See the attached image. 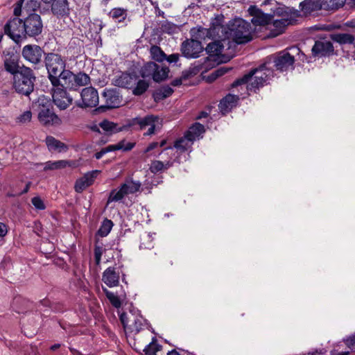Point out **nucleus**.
<instances>
[{"label":"nucleus","instance_id":"f257e3e1","mask_svg":"<svg viewBox=\"0 0 355 355\" xmlns=\"http://www.w3.org/2000/svg\"><path fill=\"white\" fill-rule=\"evenodd\" d=\"M332 2L333 0H304L299 5L300 10H297L276 1L275 6L270 9V14L272 18L275 16L280 17L285 21L292 22V21H295L297 17L302 15L306 16L313 11L331 10L333 9Z\"/></svg>","mask_w":355,"mask_h":355},{"label":"nucleus","instance_id":"f03ea898","mask_svg":"<svg viewBox=\"0 0 355 355\" xmlns=\"http://www.w3.org/2000/svg\"><path fill=\"white\" fill-rule=\"evenodd\" d=\"M273 76V71L267 67L266 63H263L257 68L252 69L248 73L236 79L232 84V87L252 81L248 86L250 91L257 92L261 87L268 84V80Z\"/></svg>","mask_w":355,"mask_h":355},{"label":"nucleus","instance_id":"7ed1b4c3","mask_svg":"<svg viewBox=\"0 0 355 355\" xmlns=\"http://www.w3.org/2000/svg\"><path fill=\"white\" fill-rule=\"evenodd\" d=\"M39 0H18L13 6V15L18 22H41L43 14Z\"/></svg>","mask_w":355,"mask_h":355},{"label":"nucleus","instance_id":"20e7f679","mask_svg":"<svg viewBox=\"0 0 355 355\" xmlns=\"http://www.w3.org/2000/svg\"><path fill=\"white\" fill-rule=\"evenodd\" d=\"M276 24H227L230 35L233 40L238 44H245L252 40V33L257 29V26L265 27L268 25L275 26ZM283 25V27L291 24H278Z\"/></svg>","mask_w":355,"mask_h":355},{"label":"nucleus","instance_id":"39448f33","mask_svg":"<svg viewBox=\"0 0 355 355\" xmlns=\"http://www.w3.org/2000/svg\"><path fill=\"white\" fill-rule=\"evenodd\" d=\"M35 81L33 69L22 65L19 72L13 76L12 87L19 94L29 96L34 91Z\"/></svg>","mask_w":355,"mask_h":355},{"label":"nucleus","instance_id":"423d86ee","mask_svg":"<svg viewBox=\"0 0 355 355\" xmlns=\"http://www.w3.org/2000/svg\"><path fill=\"white\" fill-rule=\"evenodd\" d=\"M42 24H6L4 32L17 42L26 35L35 37L42 33Z\"/></svg>","mask_w":355,"mask_h":355},{"label":"nucleus","instance_id":"0eeeda50","mask_svg":"<svg viewBox=\"0 0 355 355\" xmlns=\"http://www.w3.org/2000/svg\"><path fill=\"white\" fill-rule=\"evenodd\" d=\"M44 62L47 70L48 78L53 87H55L59 83L57 76L65 69V60L58 53H47L45 54Z\"/></svg>","mask_w":355,"mask_h":355},{"label":"nucleus","instance_id":"6e6552de","mask_svg":"<svg viewBox=\"0 0 355 355\" xmlns=\"http://www.w3.org/2000/svg\"><path fill=\"white\" fill-rule=\"evenodd\" d=\"M169 72L168 67L160 66L155 62H148L139 69V75L141 78H151L155 83L166 80L168 77Z\"/></svg>","mask_w":355,"mask_h":355},{"label":"nucleus","instance_id":"1a4fd4ad","mask_svg":"<svg viewBox=\"0 0 355 355\" xmlns=\"http://www.w3.org/2000/svg\"><path fill=\"white\" fill-rule=\"evenodd\" d=\"M36 105L38 107V119L44 125H57L61 123L60 119L51 110L50 100L44 96L39 97Z\"/></svg>","mask_w":355,"mask_h":355},{"label":"nucleus","instance_id":"9d476101","mask_svg":"<svg viewBox=\"0 0 355 355\" xmlns=\"http://www.w3.org/2000/svg\"><path fill=\"white\" fill-rule=\"evenodd\" d=\"M102 97L105 100V105L96 107L94 112L96 113L105 112L122 105L123 96L117 88H105L102 93Z\"/></svg>","mask_w":355,"mask_h":355},{"label":"nucleus","instance_id":"9b49d317","mask_svg":"<svg viewBox=\"0 0 355 355\" xmlns=\"http://www.w3.org/2000/svg\"><path fill=\"white\" fill-rule=\"evenodd\" d=\"M159 119L158 116L148 114L144 117L138 116L132 119L128 125L134 127L135 130H142L149 126L148 131L144 133V135H152L155 134L156 123L158 122Z\"/></svg>","mask_w":355,"mask_h":355},{"label":"nucleus","instance_id":"f8f14e48","mask_svg":"<svg viewBox=\"0 0 355 355\" xmlns=\"http://www.w3.org/2000/svg\"><path fill=\"white\" fill-rule=\"evenodd\" d=\"M23 58L34 65L42 64V58L46 54L44 51L37 44H27L21 51Z\"/></svg>","mask_w":355,"mask_h":355},{"label":"nucleus","instance_id":"ddd939ff","mask_svg":"<svg viewBox=\"0 0 355 355\" xmlns=\"http://www.w3.org/2000/svg\"><path fill=\"white\" fill-rule=\"evenodd\" d=\"M295 59L286 50L282 51L274 55V67L281 72L286 71L290 67L293 68Z\"/></svg>","mask_w":355,"mask_h":355},{"label":"nucleus","instance_id":"4468645a","mask_svg":"<svg viewBox=\"0 0 355 355\" xmlns=\"http://www.w3.org/2000/svg\"><path fill=\"white\" fill-rule=\"evenodd\" d=\"M82 102H77L76 105L79 107H94L98 103V94L93 87L84 88L80 93Z\"/></svg>","mask_w":355,"mask_h":355},{"label":"nucleus","instance_id":"2eb2a0df","mask_svg":"<svg viewBox=\"0 0 355 355\" xmlns=\"http://www.w3.org/2000/svg\"><path fill=\"white\" fill-rule=\"evenodd\" d=\"M201 42L198 40H187L182 42L181 45V51L187 58H197L200 53L203 51Z\"/></svg>","mask_w":355,"mask_h":355},{"label":"nucleus","instance_id":"dca6fc26","mask_svg":"<svg viewBox=\"0 0 355 355\" xmlns=\"http://www.w3.org/2000/svg\"><path fill=\"white\" fill-rule=\"evenodd\" d=\"M53 101L54 104L61 110H66L73 102V98L62 88L53 89Z\"/></svg>","mask_w":355,"mask_h":355},{"label":"nucleus","instance_id":"f3484780","mask_svg":"<svg viewBox=\"0 0 355 355\" xmlns=\"http://www.w3.org/2000/svg\"><path fill=\"white\" fill-rule=\"evenodd\" d=\"M138 78L136 74L130 73L127 71L122 72L119 76H115L112 79L113 85L125 89H132L135 85V82Z\"/></svg>","mask_w":355,"mask_h":355},{"label":"nucleus","instance_id":"a211bd4d","mask_svg":"<svg viewBox=\"0 0 355 355\" xmlns=\"http://www.w3.org/2000/svg\"><path fill=\"white\" fill-rule=\"evenodd\" d=\"M201 8L194 3H191L182 12V20L185 22H202Z\"/></svg>","mask_w":355,"mask_h":355},{"label":"nucleus","instance_id":"6ab92c4d","mask_svg":"<svg viewBox=\"0 0 355 355\" xmlns=\"http://www.w3.org/2000/svg\"><path fill=\"white\" fill-rule=\"evenodd\" d=\"M57 78L59 83L55 87H53L54 88L60 87L65 90L66 89H74V73L70 70L64 69Z\"/></svg>","mask_w":355,"mask_h":355},{"label":"nucleus","instance_id":"aec40b11","mask_svg":"<svg viewBox=\"0 0 355 355\" xmlns=\"http://www.w3.org/2000/svg\"><path fill=\"white\" fill-rule=\"evenodd\" d=\"M248 11L249 15L252 17L250 22H270L272 20V15H271L270 12H264L256 5L250 6Z\"/></svg>","mask_w":355,"mask_h":355},{"label":"nucleus","instance_id":"412c9836","mask_svg":"<svg viewBox=\"0 0 355 355\" xmlns=\"http://www.w3.org/2000/svg\"><path fill=\"white\" fill-rule=\"evenodd\" d=\"M19 58L18 55L13 53H8V57L6 58L3 62L5 70L15 76L17 73H19L21 70V66H19Z\"/></svg>","mask_w":355,"mask_h":355},{"label":"nucleus","instance_id":"4be33fe9","mask_svg":"<svg viewBox=\"0 0 355 355\" xmlns=\"http://www.w3.org/2000/svg\"><path fill=\"white\" fill-rule=\"evenodd\" d=\"M311 51L314 56H326L333 51V44L327 41H316L312 47Z\"/></svg>","mask_w":355,"mask_h":355},{"label":"nucleus","instance_id":"5701e85b","mask_svg":"<svg viewBox=\"0 0 355 355\" xmlns=\"http://www.w3.org/2000/svg\"><path fill=\"white\" fill-rule=\"evenodd\" d=\"M102 280L109 287L116 286L119 283V274L114 268L109 267L103 272Z\"/></svg>","mask_w":355,"mask_h":355},{"label":"nucleus","instance_id":"b1692460","mask_svg":"<svg viewBox=\"0 0 355 355\" xmlns=\"http://www.w3.org/2000/svg\"><path fill=\"white\" fill-rule=\"evenodd\" d=\"M51 6L52 12L57 16H66L69 13L67 0H53Z\"/></svg>","mask_w":355,"mask_h":355},{"label":"nucleus","instance_id":"393cba45","mask_svg":"<svg viewBox=\"0 0 355 355\" xmlns=\"http://www.w3.org/2000/svg\"><path fill=\"white\" fill-rule=\"evenodd\" d=\"M238 100V96L229 94L220 101L218 107L222 112H228L236 106Z\"/></svg>","mask_w":355,"mask_h":355},{"label":"nucleus","instance_id":"a878e982","mask_svg":"<svg viewBox=\"0 0 355 355\" xmlns=\"http://www.w3.org/2000/svg\"><path fill=\"white\" fill-rule=\"evenodd\" d=\"M12 307L18 313H23L32 309V302L21 297H15L12 302Z\"/></svg>","mask_w":355,"mask_h":355},{"label":"nucleus","instance_id":"bb28decb","mask_svg":"<svg viewBox=\"0 0 355 355\" xmlns=\"http://www.w3.org/2000/svg\"><path fill=\"white\" fill-rule=\"evenodd\" d=\"M173 92L170 86L164 85L154 91L152 96L155 102L158 103L171 96Z\"/></svg>","mask_w":355,"mask_h":355},{"label":"nucleus","instance_id":"cd10ccee","mask_svg":"<svg viewBox=\"0 0 355 355\" xmlns=\"http://www.w3.org/2000/svg\"><path fill=\"white\" fill-rule=\"evenodd\" d=\"M46 144L50 150H58V152H66L69 148L64 143L56 139L52 136H47L46 138Z\"/></svg>","mask_w":355,"mask_h":355},{"label":"nucleus","instance_id":"c85d7f7f","mask_svg":"<svg viewBox=\"0 0 355 355\" xmlns=\"http://www.w3.org/2000/svg\"><path fill=\"white\" fill-rule=\"evenodd\" d=\"M126 184H121L119 189H112L109 194L107 205H108L110 202H119L125 196L127 195V191H125Z\"/></svg>","mask_w":355,"mask_h":355},{"label":"nucleus","instance_id":"c756f323","mask_svg":"<svg viewBox=\"0 0 355 355\" xmlns=\"http://www.w3.org/2000/svg\"><path fill=\"white\" fill-rule=\"evenodd\" d=\"M334 42L340 44H353L355 43V35L351 33H334Z\"/></svg>","mask_w":355,"mask_h":355},{"label":"nucleus","instance_id":"7c9ffc66","mask_svg":"<svg viewBox=\"0 0 355 355\" xmlns=\"http://www.w3.org/2000/svg\"><path fill=\"white\" fill-rule=\"evenodd\" d=\"M223 49V45L220 41H214L207 44L205 51L209 56L220 55Z\"/></svg>","mask_w":355,"mask_h":355},{"label":"nucleus","instance_id":"2f4dec72","mask_svg":"<svg viewBox=\"0 0 355 355\" xmlns=\"http://www.w3.org/2000/svg\"><path fill=\"white\" fill-rule=\"evenodd\" d=\"M68 166H71L70 162L67 160H58L55 162L49 161L46 162L44 168V171L55 170L64 168Z\"/></svg>","mask_w":355,"mask_h":355},{"label":"nucleus","instance_id":"473e14b6","mask_svg":"<svg viewBox=\"0 0 355 355\" xmlns=\"http://www.w3.org/2000/svg\"><path fill=\"white\" fill-rule=\"evenodd\" d=\"M99 126L105 132H119L125 128V126L117 128V124L109 121L107 120H103L99 123Z\"/></svg>","mask_w":355,"mask_h":355},{"label":"nucleus","instance_id":"72a5a7b5","mask_svg":"<svg viewBox=\"0 0 355 355\" xmlns=\"http://www.w3.org/2000/svg\"><path fill=\"white\" fill-rule=\"evenodd\" d=\"M150 83L145 80H139L135 87H132V94L135 96L143 95L149 88Z\"/></svg>","mask_w":355,"mask_h":355},{"label":"nucleus","instance_id":"f704fd0d","mask_svg":"<svg viewBox=\"0 0 355 355\" xmlns=\"http://www.w3.org/2000/svg\"><path fill=\"white\" fill-rule=\"evenodd\" d=\"M150 55L153 60L162 62L166 58V53L158 46L153 45L150 49Z\"/></svg>","mask_w":355,"mask_h":355},{"label":"nucleus","instance_id":"c9c22d12","mask_svg":"<svg viewBox=\"0 0 355 355\" xmlns=\"http://www.w3.org/2000/svg\"><path fill=\"white\" fill-rule=\"evenodd\" d=\"M162 349V345L157 343V338L153 337L152 341L142 349L146 355H156Z\"/></svg>","mask_w":355,"mask_h":355},{"label":"nucleus","instance_id":"e433bc0d","mask_svg":"<svg viewBox=\"0 0 355 355\" xmlns=\"http://www.w3.org/2000/svg\"><path fill=\"white\" fill-rule=\"evenodd\" d=\"M113 222L111 220L105 218L101 223V225L96 232V235L101 237L106 236L111 231L113 227Z\"/></svg>","mask_w":355,"mask_h":355},{"label":"nucleus","instance_id":"4c0bfd02","mask_svg":"<svg viewBox=\"0 0 355 355\" xmlns=\"http://www.w3.org/2000/svg\"><path fill=\"white\" fill-rule=\"evenodd\" d=\"M74 89H76V87L84 86L90 83V77L86 74L85 73H78L77 74H74Z\"/></svg>","mask_w":355,"mask_h":355},{"label":"nucleus","instance_id":"58836bf2","mask_svg":"<svg viewBox=\"0 0 355 355\" xmlns=\"http://www.w3.org/2000/svg\"><path fill=\"white\" fill-rule=\"evenodd\" d=\"M110 16L114 19H118V22H121L127 17V10L121 8H114L110 12Z\"/></svg>","mask_w":355,"mask_h":355},{"label":"nucleus","instance_id":"ea45409f","mask_svg":"<svg viewBox=\"0 0 355 355\" xmlns=\"http://www.w3.org/2000/svg\"><path fill=\"white\" fill-rule=\"evenodd\" d=\"M123 184H126L125 191H127V195L137 192L141 186L139 181H134L132 179L127 180L126 182Z\"/></svg>","mask_w":355,"mask_h":355},{"label":"nucleus","instance_id":"a19ab883","mask_svg":"<svg viewBox=\"0 0 355 355\" xmlns=\"http://www.w3.org/2000/svg\"><path fill=\"white\" fill-rule=\"evenodd\" d=\"M103 290L112 305L115 308H120L121 306V302L119 297L115 295L112 292L108 291L107 288H103Z\"/></svg>","mask_w":355,"mask_h":355},{"label":"nucleus","instance_id":"79ce46f5","mask_svg":"<svg viewBox=\"0 0 355 355\" xmlns=\"http://www.w3.org/2000/svg\"><path fill=\"white\" fill-rule=\"evenodd\" d=\"M143 328V319L141 317L134 318L133 324L130 326L128 331L130 332H135L137 334Z\"/></svg>","mask_w":355,"mask_h":355},{"label":"nucleus","instance_id":"37998d69","mask_svg":"<svg viewBox=\"0 0 355 355\" xmlns=\"http://www.w3.org/2000/svg\"><path fill=\"white\" fill-rule=\"evenodd\" d=\"M189 146L191 144L188 143V141L182 137L175 141L173 146L181 152H185Z\"/></svg>","mask_w":355,"mask_h":355},{"label":"nucleus","instance_id":"c03bdc74","mask_svg":"<svg viewBox=\"0 0 355 355\" xmlns=\"http://www.w3.org/2000/svg\"><path fill=\"white\" fill-rule=\"evenodd\" d=\"M99 171H92V172L87 173L82 177L83 180L85 181L86 184H88V187L92 185L94 181V179L96 178V175Z\"/></svg>","mask_w":355,"mask_h":355},{"label":"nucleus","instance_id":"a18cd8bd","mask_svg":"<svg viewBox=\"0 0 355 355\" xmlns=\"http://www.w3.org/2000/svg\"><path fill=\"white\" fill-rule=\"evenodd\" d=\"M32 117V113L31 111L27 110L21 114H20L17 119V121L20 123H26L27 122L31 121Z\"/></svg>","mask_w":355,"mask_h":355},{"label":"nucleus","instance_id":"49530a36","mask_svg":"<svg viewBox=\"0 0 355 355\" xmlns=\"http://www.w3.org/2000/svg\"><path fill=\"white\" fill-rule=\"evenodd\" d=\"M190 130L198 137L205 132V129L203 125L196 122L191 128Z\"/></svg>","mask_w":355,"mask_h":355},{"label":"nucleus","instance_id":"de8ad7c7","mask_svg":"<svg viewBox=\"0 0 355 355\" xmlns=\"http://www.w3.org/2000/svg\"><path fill=\"white\" fill-rule=\"evenodd\" d=\"M345 344L352 351H355V334L343 339Z\"/></svg>","mask_w":355,"mask_h":355},{"label":"nucleus","instance_id":"09e8293b","mask_svg":"<svg viewBox=\"0 0 355 355\" xmlns=\"http://www.w3.org/2000/svg\"><path fill=\"white\" fill-rule=\"evenodd\" d=\"M164 168V164L159 160L154 161L150 166V171L153 173L161 171Z\"/></svg>","mask_w":355,"mask_h":355},{"label":"nucleus","instance_id":"8fccbe9b","mask_svg":"<svg viewBox=\"0 0 355 355\" xmlns=\"http://www.w3.org/2000/svg\"><path fill=\"white\" fill-rule=\"evenodd\" d=\"M31 202L33 205V206L35 207V209H37L44 210L46 208V206H45L43 200L39 196L33 197L31 199Z\"/></svg>","mask_w":355,"mask_h":355},{"label":"nucleus","instance_id":"3c124183","mask_svg":"<svg viewBox=\"0 0 355 355\" xmlns=\"http://www.w3.org/2000/svg\"><path fill=\"white\" fill-rule=\"evenodd\" d=\"M87 187L88 184H86L82 178L76 180L74 186L75 191L77 193L83 192Z\"/></svg>","mask_w":355,"mask_h":355},{"label":"nucleus","instance_id":"603ef678","mask_svg":"<svg viewBox=\"0 0 355 355\" xmlns=\"http://www.w3.org/2000/svg\"><path fill=\"white\" fill-rule=\"evenodd\" d=\"M94 258L96 265H99L101 263V256L103 254V249L101 246L98 245L96 243L94 246Z\"/></svg>","mask_w":355,"mask_h":355},{"label":"nucleus","instance_id":"864d4df0","mask_svg":"<svg viewBox=\"0 0 355 355\" xmlns=\"http://www.w3.org/2000/svg\"><path fill=\"white\" fill-rule=\"evenodd\" d=\"M197 38H205V37H210L211 35V28H204L202 27H199L197 31Z\"/></svg>","mask_w":355,"mask_h":355},{"label":"nucleus","instance_id":"5fc2aeb1","mask_svg":"<svg viewBox=\"0 0 355 355\" xmlns=\"http://www.w3.org/2000/svg\"><path fill=\"white\" fill-rule=\"evenodd\" d=\"M177 26L175 24H162L161 29L163 32L167 33L168 34H173L175 33Z\"/></svg>","mask_w":355,"mask_h":355},{"label":"nucleus","instance_id":"6e6d98bb","mask_svg":"<svg viewBox=\"0 0 355 355\" xmlns=\"http://www.w3.org/2000/svg\"><path fill=\"white\" fill-rule=\"evenodd\" d=\"M119 319H120V321H121L125 331H128V329L129 328L128 324L130 320V318L128 316L127 313L125 312H123L122 313H121L119 315Z\"/></svg>","mask_w":355,"mask_h":355},{"label":"nucleus","instance_id":"4d7b16f0","mask_svg":"<svg viewBox=\"0 0 355 355\" xmlns=\"http://www.w3.org/2000/svg\"><path fill=\"white\" fill-rule=\"evenodd\" d=\"M183 137L185 138L187 141H188V143L191 144L197 136L191 131V130L189 129L185 132Z\"/></svg>","mask_w":355,"mask_h":355},{"label":"nucleus","instance_id":"13d9d810","mask_svg":"<svg viewBox=\"0 0 355 355\" xmlns=\"http://www.w3.org/2000/svg\"><path fill=\"white\" fill-rule=\"evenodd\" d=\"M229 71H230V69L227 67H220L214 71V76H215V77L219 78V77L225 75Z\"/></svg>","mask_w":355,"mask_h":355},{"label":"nucleus","instance_id":"bf43d9fd","mask_svg":"<svg viewBox=\"0 0 355 355\" xmlns=\"http://www.w3.org/2000/svg\"><path fill=\"white\" fill-rule=\"evenodd\" d=\"M225 19L224 15L222 12H217L214 15L213 17H211L210 22H223Z\"/></svg>","mask_w":355,"mask_h":355},{"label":"nucleus","instance_id":"052dcab7","mask_svg":"<svg viewBox=\"0 0 355 355\" xmlns=\"http://www.w3.org/2000/svg\"><path fill=\"white\" fill-rule=\"evenodd\" d=\"M165 60L169 63H176L179 60V54L173 53L168 56L166 55V58Z\"/></svg>","mask_w":355,"mask_h":355},{"label":"nucleus","instance_id":"680f3d73","mask_svg":"<svg viewBox=\"0 0 355 355\" xmlns=\"http://www.w3.org/2000/svg\"><path fill=\"white\" fill-rule=\"evenodd\" d=\"M121 148H122V146L115 144V145H110L105 148H103V149H104L105 153H107L109 152L121 150Z\"/></svg>","mask_w":355,"mask_h":355},{"label":"nucleus","instance_id":"e2e57ef3","mask_svg":"<svg viewBox=\"0 0 355 355\" xmlns=\"http://www.w3.org/2000/svg\"><path fill=\"white\" fill-rule=\"evenodd\" d=\"M136 145L135 142H128L126 143L125 146H122V148L121 150L123 151H130Z\"/></svg>","mask_w":355,"mask_h":355},{"label":"nucleus","instance_id":"0e129e2a","mask_svg":"<svg viewBox=\"0 0 355 355\" xmlns=\"http://www.w3.org/2000/svg\"><path fill=\"white\" fill-rule=\"evenodd\" d=\"M159 144L158 142H152L150 143L148 146L147 148L145 149L144 150V153H148L150 151H151L152 150L155 149V148H157Z\"/></svg>","mask_w":355,"mask_h":355},{"label":"nucleus","instance_id":"69168bd1","mask_svg":"<svg viewBox=\"0 0 355 355\" xmlns=\"http://www.w3.org/2000/svg\"><path fill=\"white\" fill-rule=\"evenodd\" d=\"M7 234V227L6 225L0 222V237L4 236Z\"/></svg>","mask_w":355,"mask_h":355},{"label":"nucleus","instance_id":"338daca9","mask_svg":"<svg viewBox=\"0 0 355 355\" xmlns=\"http://www.w3.org/2000/svg\"><path fill=\"white\" fill-rule=\"evenodd\" d=\"M345 2L346 0H334V10L343 7Z\"/></svg>","mask_w":355,"mask_h":355},{"label":"nucleus","instance_id":"774afa93","mask_svg":"<svg viewBox=\"0 0 355 355\" xmlns=\"http://www.w3.org/2000/svg\"><path fill=\"white\" fill-rule=\"evenodd\" d=\"M325 353H326V350L322 349H320L319 351L315 350L313 352H308V355H324Z\"/></svg>","mask_w":355,"mask_h":355}]
</instances>
